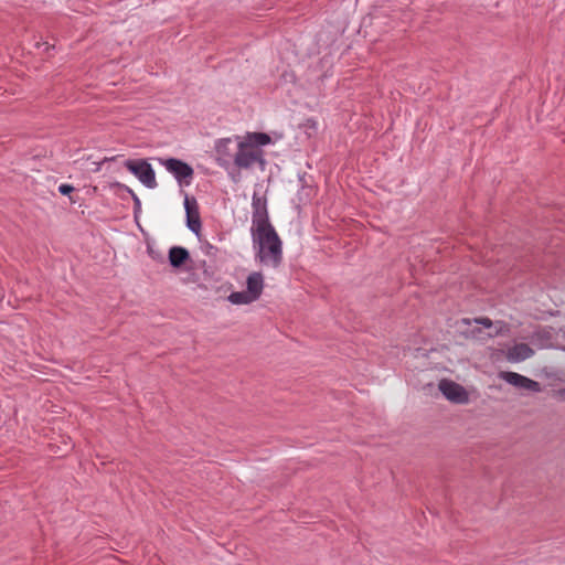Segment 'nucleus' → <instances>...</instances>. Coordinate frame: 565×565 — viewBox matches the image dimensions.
<instances>
[{
	"label": "nucleus",
	"instance_id": "obj_1",
	"mask_svg": "<svg viewBox=\"0 0 565 565\" xmlns=\"http://www.w3.org/2000/svg\"><path fill=\"white\" fill-rule=\"evenodd\" d=\"M250 231L256 259L266 267L278 268L282 262V242L270 224L266 210L257 209L254 212Z\"/></svg>",
	"mask_w": 565,
	"mask_h": 565
},
{
	"label": "nucleus",
	"instance_id": "obj_2",
	"mask_svg": "<svg viewBox=\"0 0 565 565\" xmlns=\"http://www.w3.org/2000/svg\"><path fill=\"white\" fill-rule=\"evenodd\" d=\"M234 139L236 141V151L233 162L238 169H249L256 163L265 164L262 147L271 142L269 135L265 132H247L243 137L235 136Z\"/></svg>",
	"mask_w": 565,
	"mask_h": 565
},
{
	"label": "nucleus",
	"instance_id": "obj_3",
	"mask_svg": "<svg viewBox=\"0 0 565 565\" xmlns=\"http://www.w3.org/2000/svg\"><path fill=\"white\" fill-rule=\"evenodd\" d=\"M125 167L147 188L154 189L158 183L154 171L149 162L143 159L127 160Z\"/></svg>",
	"mask_w": 565,
	"mask_h": 565
},
{
	"label": "nucleus",
	"instance_id": "obj_4",
	"mask_svg": "<svg viewBox=\"0 0 565 565\" xmlns=\"http://www.w3.org/2000/svg\"><path fill=\"white\" fill-rule=\"evenodd\" d=\"M160 163L178 180L180 185H190L193 178V168L174 158L162 159Z\"/></svg>",
	"mask_w": 565,
	"mask_h": 565
},
{
	"label": "nucleus",
	"instance_id": "obj_5",
	"mask_svg": "<svg viewBox=\"0 0 565 565\" xmlns=\"http://www.w3.org/2000/svg\"><path fill=\"white\" fill-rule=\"evenodd\" d=\"M444 396L456 404H467L469 402V394L466 388L449 380H441L438 385Z\"/></svg>",
	"mask_w": 565,
	"mask_h": 565
},
{
	"label": "nucleus",
	"instance_id": "obj_6",
	"mask_svg": "<svg viewBox=\"0 0 565 565\" xmlns=\"http://www.w3.org/2000/svg\"><path fill=\"white\" fill-rule=\"evenodd\" d=\"M499 377L504 380L507 383H509L515 387L522 388V390L532 391V392L541 391V385L539 382L533 381V380H531L524 375H521L519 373H515V372L503 371V372L499 373Z\"/></svg>",
	"mask_w": 565,
	"mask_h": 565
},
{
	"label": "nucleus",
	"instance_id": "obj_7",
	"mask_svg": "<svg viewBox=\"0 0 565 565\" xmlns=\"http://www.w3.org/2000/svg\"><path fill=\"white\" fill-rule=\"evenodd\" d=\"M184 207L186 212L188 227L192 232L198 233L201 228V221L196 200L192 196L185 195Z\"/></svg>",
	"mask_w": 565,
	"mask_h": 565
},
{
	"label": "nucleus",
	"instance_id": "obj_8",
	"mask_svg": "<svg viewBox=\"0 0 565 565\" xmlns=\"http://www.w3.org/2000/svg\"><path fill=\"white\" fill-rule=\"evenodd\" d=\"M534 355V350L526 343H515L507 350L505 358L509 362L519 363Z\"/></svg>",
	"mask_w": 565,
	"mask_h": 565
},
{
	"label": "nucleus",
	"instance_id": "obj_9",
	"mask_svg": "<svg viewBox=\"0 0 565 565\" xmlns=\"http://www.w3.org/2000/svg\"><path fill=\"white\" fill-rule=\"evenodd\" d=\"M234 140L233 138H223L216 142L215 152L220 164L223 167L233 160L234 153L231 146Z\"/></svg>",
	"mask_w": 565,
	"mask_h": 565
},
{
	"label": "nucleus",
	"instance_id": "obj_10",
	"mask_svg": "<svg viewBox=\"0 0 565 565\" xmlns=\"http://www.w3.org/2000/svg\"><path fill=\"white\" fill-rule=\"evenodd\" d=\"M264 290V277L260 273L254 271L247 276L246 279V291L256 301L259 299Z\"/></svg>",
	"mask_w": 565,
	"mask_h": 565
},
{
	"label": "nucleus",
	"instance_id": "obj_11",
	"mask_svg": "<svg viewBox=\"0 0 565 565\" xmlns=\"http://www.w3.org/2000/svg\"><path fill=\"white\" fill-rule=\"evenodd\" d=\"M190 258L189 252L181 246H173L169 250V262L171 266L181 267Z\"/></svg>",
	"mask_w": 565,
	"mask_h": 565
},
{
	"label": "nucleus",
	"instance_id": "obj_12",
	"mask_svg": "<svg viewBox=\"0 0 565 565\" xmlns=\"http://www.w3.org/2000/svg\"><path fill=\"white\" fill-rule=\"evenodd\" d=\"M233 305H249L254 302V298L246 291H234L227 297Z\"/></svg>",
	"mask_w": 565,
	"mask_h": 565
},
{
	"label": "nucleus",
	"instance_id": "obj_13",
	"mask_svg": "<svg viewBox=\"0 0 565 565\" xmlns=\"http://www.w3.org/2000/svg\"><path fill=\"white\" fill-rule=\"evenodd\" d=\"M467 333L472 339H477V340H483L484 339L482 330L479 327H477V326H475L469 331H467Z\"/></svg>",
	"mask_w": 565,
	"mask_h": 565
},
{
	"label": "nucleus",
	"instance_id": "obj_14",
	"mask_svg": "<svg viewBox=\"0 0 565 565\" xmlns=\"http://www.w3.org/2000/svg\"><path fill=\"white\" fill-rule=\"evenodd\" d=\"M58 191L63 195H68L74 191V188L71 184L63 183L58 186Z\"/></svg>",
	"mask_w": 565,
	"mask_h": 565
},
{
	"label": "nucleus",
	"instance_id": "obj_15",
	"mask_svg": "<svg viewBox=\"0 0 565 565\" xmlns=\"http://www.w3.org/2000/svg\"><path fill=\"white\" fill-rule=\"evenodd\" d=\"M475 322L478 323V324H482L486 328H491L492 327V321L490 319H488V318L477 319V320H475Z\"/></svg>",
	"mask_w": 565,
	"mask_h": 565
},
{
	"label": "nucleus",
	"instance_id": "obj_16",
	"mask_svg": "<svg viewBox=\"0 0 565 565\" xmlns=\"http://www.w3.org/2000/svg\"><path fill=\"white\" fill-rule=\"evenodd\" d=\"M461 323H462V324H466V326H470V321H469V320H467V319H463V320L461 321Z\"/></svg>",
	"mask_w": 565,
	"mask_h": 565
}]
</instances>
